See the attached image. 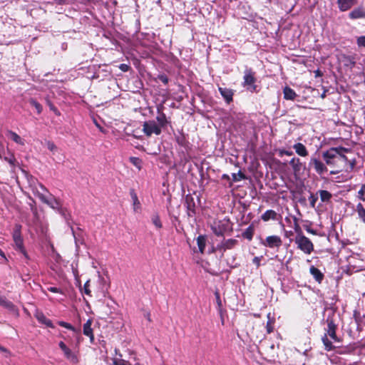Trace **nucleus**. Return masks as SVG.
Instances as JSON below:
<instances>
[{
  "label": "nucleus",
  "instance_id": "nucleus-1",
  "mask_svg": "<svg viewBox=\"0 0 365 365\" xmlns=\"http://www.w3.org/2000/svg\"><path fill=\"white\" fill-rule=\"evenodd\" d=\"M40 188L41 191L36 190V195L39 198V200L48 205L53 210H57L66 219V216L64 210L61 208V205L58 200H56L46 188L45 186L40 184Z\"/></svg>",
  "mask_w": 365,
  "mask_h": 365
},
{
  "label": "nucleus",
  "instance_id": "nucleus-7",
  "mask_svg": "<svg viewBox=\"0 0 365 365\" xmlns=\"http://www.w3.org/2000/svg\"><path fill=\"white\" fill-rule=\"evenodd\" d=\"M58 346L63 352V354L67 360L74 364L78 362L77 353L73 351L70 348H68L63 341H60Z\"/></svg>",
  "mask_w": 365,
  "mask_h": 365
},
{
  "label": "nucleus",
  "instance_id": "nucleus-22",
  "mask_svg": "<svg viewBox=\"0 0 365 365\" xmlns=\"http://www.w3.org/2000/svg\"><path fill=\"white\" fill-rule=\"evenodd\" d=\"M7 136L17 144L21 145H24V140L15 132L9 130L7 133Z\"/></svg>",
  "mask_w": 365,
  "mask_h": 365
},
{
  "label": "nucleus",
  "instance_id": "nucleus-39",
  "mask_svg": "<svg viewBox=\"0 0 365 365\" xmlns=\"http://www.w3.org/2000/svg\"><path fill=\"white\" fill-rule=\"evenodd\" d=\"M46 145H47V148L49 150H51V152H56L57 150V147L56 145L54 144L53 142L51 141V140H47L46 142Z\"/></svg>",
  "mask_w": 365,
  "mask_h": 365
},
{
  "label": "nucleus",
  "instance_id": "nucleus-16",
  "mask_svg": "<svg viewBox=\"0 0 365 365\" xmlns=\"http://www.w3.org/2000/svg\"><path fill=\"white\" fill-rule=\"evenodd\" d=\"M185 203L187 209V214L189 216H192L195 214V202L193 198L190 195H187L185 197Z\"/></svg>",
  "mask_w": 365,
  "mask_h": 365
},
{
  "label": "nucleus",
  "instance_id": "nucleus-45",
  "mask_svg": "<svg viewBox=\"0 0 365 365\" xmlns=\"http://www.w3.org/2000/svg\"><path fill=\"white\" fill-rule=\"evenodd\" d=\"M266 328L268 333H271L273 331L274 327L272 322H270L269 320L267 323Z\"/></svg>",
  "mask_w": 365,
  "mask_h": 365
},
{
  "label": "nucleus",
  "instance_id": "nucleus-19",
  "mask_svg": "<svg viewBox=\"0 0 365 365\" xmlns=\"http://www.w3.org/2000/svg\"><path fill=\"white\" fill-rule=\"evenodd\" d=\"M283 93L284 98L286 100L293 101L297 97V93H295V91L288 86L284 87L283 90Z\"/></svg>",
  "mask_w": 365,
  "mask_h": 365
},
{
  "label": "nucleus",
  "instance_id": "nucleus-53",
  "mask_svg": "<svg viewBox=\"0 0 365 365\" xmlns=\"http://www.w3.org/2000/svg\"><path fill=\"white\" fill-rule=\"evenodd\" d=\"M71 231H72V233H73V237L75 239V240L76 241L77 240V238H76V233L73 230V228L72 227H71Z\"/></svg>",
  "mask_w": 365,
  "mask_h": 365
},
{
  "label": "nucleus",
  "instance_id": "nucleus-4",
  "mask_svg": "<svg viewBox=\"0 0 365 365\" xmlns=\"http://www.w3.org/2000/svg\"><path fill=\"white\" fill-rule=\"evenodd\" d=\"M21 226L16 225L13 232V240L15 245V249L19 251L26 260H29V257L24 247V241L21 233Z\"/></svg>",
  "mask_w": 365,
  "mask_h": 365
},
{
  "label": "nucleus",
  "instance_id": "nucleus-24",
  "mask_svg": "<svg viewBox=\"0 0 365 365\" xmlns=\"http://www.w3.org/2000/svg\"><path fill=\"white\" fill-rule=\"evenodd\" d=\"M36 317L39 322L46 324L48 327H53L51 321L46 318L43 313H37Z\"/></svg>",
  "mask_w": 365,
  "mask_h": 365
},
{
  "label": "nucleus",
  "instance_id": "nucleus-10",
  "mask_svg": "<svg viewBox=\"0 0 365 365\" xmlns=\"http://www.w3.org/2000/svg\"><path fill=\"white\" fill-rule=\"evenodd\" d=\"M282 240L279 236L272 235L267 237L262 244L266 247L274 248L279 247L282 245Z\"/></svg>",
  "mask_w": 365,
  "mask_h": 365
},
{
  "label": "nucleus",
  "instance_id": "nucleus-2",
  "mask_svg": "<svg viewBox=\"0 0 365 365\" xmlns=\"http://www.w3.org/2000/svg\"><path fill=\"white\" fill-rule=\"evenodd\" d=\"M327 329H326L327 333L322 337V341L324 345L325 346V349L327 351H330L333 349V345L331 341H330L327 336H329L330 338L334 341H338V338L336 334V325L334 324L332 319L328 318L327 319Z\"/></svg>",
  "mask_w": 365,
  "mask_h": 365
},
{
  "label": "nucleus",
  "instance_id": "nucleus-51",
  "mask_svg": "<svg viewBox=\"0 0 365 365\" xmlns=\"http://www.w3.org/2000/svg\"><path fill=\"white\" fill-rule=\"evenodd\" d=\"M306 230H307L309 233H312V234H313V235H316V233H317V232H316L315 230H312V229H310V228H309V227H307V228L306 229Z\"/></svg>",
  "mask_w": 365,
  "mask_h": 365
},
{
  "label": "nucleus",
  "instance_id": "nucleus-26",
  "mask_svg": "<svg viewBox=\"0 0 365 365\" xmlns=\"http://www.w3.org/2000/svg\"><path fill=\"white\" fill-rule=\"evenodd\" d=\"M197 244L198 246L199 251L201 253L204 252L205 245H206V238L203 235H200L197 238Z\"/></svg>",
  "mask_w": 365,
  "mask_h": 365
},
{
  "label": "nucleus",
  "instance_id": "nucleus-48",
  "mask_svg": "<svg viewBox=\"0 0 365 365\" xmlns=\"http://www.w3.org/2000/svg\"><path fill=\"white\" fill-rule=\"evenodd\" d=\"M279 153H280L281 155H287V156H290V155H292L293 154V153L292 151L285 150H280Z\"/></svg>",
  "mask_w": 365,
  "mask_h": 365
},
{
  "label": "nucleus",
  "instance_id": "nucleus-34",
  "mask_svg": "<svg viewBox=\"0 0 365 365\" xmlns=\"http://www.w3.org/2000/svg\"><path fill=\"white\" fill-rule=\"evenodd\" d=\"M338 148H340L343 149L344 150L339 151V153H337V155L340 156L341 158L343 159L344 160H347V158L344 155V153L350 152V149L346 148H344L341 146H339Z\"/></svg>",
  "mask_w": 365,
  "mask_h": 365
},
{
  "label": "nucleus",
  "instance_id": "nucleus-31",
  "mask_svg": "<svg viewBox=\"0 0 365 365\" xmlns=\"http://www.w3.org/2000/svg\"><path fill=\"white\" fill-rule=\"evenodd\" d=\"M215 295L216 297V303L217 305L218 312L220 314V315H222V301H221V299L220 297V294L217 292H216Z\"/></svg>",
  "mask_w": 365,
  "mask_h": 365
},
{
  "label": "nucleus",
  "instance_id": "nucleus-20",
  "mask_svg": "<svg viewBox=\"0 0 365 365\" xmlns=\"http://www.w3.org/2000/svg\"><path fill=\"white\" fill-rule=\"evenodd\" d=\"M349 17L352 19L365 18V11L361 8L355 9L349 13Z\"/></svg>",
  "mask_w": 365,
  "mask_h": 365
},
{
  "label": "nucleus",
  "instance_id": "nucleus-6",
  "mask_svg": "<svg viewBox=\"0 0 365 365\" xmlns=\"http://www.w3.org/2000/svg\"><path fill=\"white\" fill-rule=\"evenodd\" d=\"M143 127V130L147 136H150L153 134L158 135L161 133L160 126L154 120L144 122Z\"/></svg>",
  "mask_w": 365,
  "mask_h": 365
},
{
  "label": "nucleus",
  "instance_id": "nucleus-5",
  "mask_svg": "<svg viewBox=\"0 0 365 365\" xmlns=\"http://www.w3.org/2000/svg\"><path fill=\"white\" fill-rule=\"evenodd\" d=\"M294 242L297 245V247L305 254L309 255L314 250L313 243L302 233L299 232L298 235H297Z\"/></svg>",
  "mask_w": 365,
  "mask_h": 365
},
{
  "label": "nucleus",
  "instance_id": "nucleus-59",
  "mask_svg": "<svg viewBox=\"0 0 365 365\" xmlns=\"http://www.w3.org/2000/svg\"><path fill=\"white\" fill-rule=\"evenodd\" d=\"M133 359L134 361H136V357L135 356H133Z\"/></svg>",
  "mask_w": 365,
  "mask_h": 365
},
{
  "label": "nucleus",
  "instance_id": "nucleus-50",
  "mask_svg": "<svg viewBox=\"0 0 365 365\" xmlns=\"http://www.w3.org/2000/svg\"><path fill=\"white\" fill-rule=\"evenodd\" d=\"M294 230L297 232V235H298L299 232L302 233L300 227L297 224L295 225Z\"/></svg>",
  "mask_w": 365,
  "mask_h": 365
},
{
  "label": "nucleus",
  "instance_id": "nucleus-29",
  "mask_svg": "<svg viewBox=\"0 0 365 365\" xmlns=\"http://www.w3.org/2000/svg\"><path fill=\"white\" fill-rule=\"evenodd\" d=\"M356 210L358 213L359 218L364 223H365V208L364 207L361 203L357 204Z\"/></svg>",
  "mask_w": 365,
  "mask_h": 365
},
{
  "label": "nucleus",
  "instance_id": "nucleus-55",
  "mask_svg": "<svg viewBox=\"0 0 365 365\" xmlns=\"http://www.w3.org/2000/svg\"><path fill=\"white\" fill-rule=\"evenodd\" d=\"M57 4H62L64 2V0H54Z\"/></svg>",
  "mask_w": 365,
  "mask_h": 365
},
{
  "label": "nucleus",
  "instance_id": "nucleus-13",
  "mask_svg": "<svg viewBox=\"0 0 365 365\" xmlns=\"http://www.w3.org/2000/svg\"><path fill=\"white\" fill-rule=\"evenodd\" d=\"M339 8L341 11H345L356 4V0H337Z\"/></svg>",
  "mask_w": 365,
  "mask_h": 365
},
{
  "label": "nucleus",
  "instance_id": "nucleus-18",
  "mask_svg": "<svg viewBox=\"0 0 365 365\" xmlns=\"http://www.w3.org/2000/svg\"><path fill=\"white\" fill-rule=\"evenodd\" d=\"M212 230L217 236H222L225 232V227H224V225L221 223V222L217 223L214 222L212 226Z\"/></svg>",
  "mask_w": 365,
  "mask_h": 365
},
{
  "label": "nucleus",
  "instance_id": "nucleus-44",
  "mask_svg": "<svg viewBox=\"0 0 365 365\" xmlns=\"http://www.w3.org/2000/svg\"><path fill=\"white\" fill-rule=\"evenodd\" d=\"M262 258V256L261 257H255L252 259V262L257 266V267H259L260 266V262L261 259Z\"/></svg>",
  "mask_w": 365,
  "mask_h": 365
},
{
  "label": "nucleus",
  "instance_id": "nucleus-23",
  "mask_svg": "<svg viewBox=\"0 0 365 365\" xmlns=\"http://www.w3.org/2000/svg\"><path fill=\"white\" fill-rule=\"evenodd\" d=\"M277 212L274 210H267L262 216L261 218L263 221L267 222L269 220L277 219Z\"/></svg>",
  "mask_w": 365,
  "mask_h": 365
},
{
  "label": "nucleus",
  "instance_id": "nucleus-35",
  "mask_svg": "<svg viewBox=\"0 0 365 365\" xmlns=\"http://www.w3.org/2000/svg\"><path fill=\"white\" fill-rule=\"evenodd\" d=\"M4 160L8 162L11 166H14L16 163V158L12 154H9L4 158Z\"/></svg>",
  "mask_w": 365,
  "mask_h": 365
},
{
  "label": "nucleus",
  "instance_id": "nucleus-42",
  "mask_svg": "<svg viewBox=\"0 0 365 365\" xmlns=\"http://www.w3.org/2000/svg\"><path fill=\"white\" fill-rule=\"evenodd\" d=\"M357 44L360 47L365 48V36H360L357 38Z\"/></svg>",
  "mask_w": 365,
  "mask_h": 365
},
{
  "label": "nucleus",
  "instance_id": "nucleus-14",
  "mask_svg": "<svg viewBox=\"0 0 365 365\" xmlns=\"http://www.w3.org/2000/svg\"><path fill=\"white\" fill-rule=\"evenodd\" d=\"M92 321L91 319H88L84 324H83V334L88 336L90 338V341L91 343L94 341V336L93 334V329L91 328Z\"/></svg>",
  "mask_w": 365,
  "mask_h": 365
},
{
  "label": "nucleus",
  "instance_id": "nucleus-54",
  "mask_svg": "<svg viewBox=\"0 0 365 365\" xmlns=\"http://www.w3.org/2000/svg\"><path fill=\"white\" fill-rule=\"evenodd\" d=\"M145 317L147 318V319H148L149 322H150V321H151V319H150V313H147V314H145Z\"/></svg>",
  "mask_w": 365,
  "mask_h": 365
},
{
  "label": "nucleus",
  "instance_id": "nucleus-40",
  "mask_svg": "<svg viewBox=\"0 0 365 365\" xmlns=\"http://www.w3.org/2000/svg\"><path fill=\"white\" fill-rule=\"evenodd\" d=\"M232 178H233V180L234 181H239L242 179H244L245 178V175L243 173H242L240 171L236 174V173H233L232 174Z\"/></svg>",
  "mask_w": 365,
  "mask_h": 365
},
{
  "label": "nucleus",
  "instance_id": "nucleus-8",
  "mask_svg": "<svg viewBox=\"0 0 365 365\" xmlns=\"http://www.w3.org/2000/svg\"><path fill=\"white\" fill-rule=\"evenodd\" d=\"M344 150L340 148H331L328 150L322 153V157L327 165H330L334 164L333 159L337 156L339 151Z\"/></svg>",
  "mask_w": 365,
  "mask_h": 365
},
{
  "label": "nucleus",
  "instance_id": "nucleus-33",
  "mask_svg": "<svg viewBox=\"0 0 365 365\" xmlns=\"http://www.w3.org/2000/svg\"><path fill=\"white\" fill-rule=\"evenodd\" d=\"M29 103L32 106H34L36 108L38 113H41L43 108H42L41 105L39 103H38L34 99H31Z\"/></svg>",
  "mask_w": 365,
  "mask_h": 365
},
{
  "label": "nucleus",
  "instance_id": "nucleus-15",
  "mask_svg": "<svg viewBox=\"0 0 365 365\" xmlns=\"http://www.w3.org/2000/svg\"><path fill=\"white\" fill-rule=\"evenodd\" d=\"M293 148L294 149L296 153L301 157H307L309 155L308 150L304 145L301 143H295L293 145Z\"/></svg>",
  "mask_w": 365,
  "mask_h": 365
},
{
  "label": "nucleus",
  "instance_id": "nucleus-41",
  "mask_svg": "<svg viewBox=\"0 0 365 365\" xmlns=\"http://www.w3.org/2000/svg\"><path fill=\"white\" fill-rule=\"evenodd\" d=\"M90 280L86 281L83 286V292L86 295H91V290L89 289Z\"/></svg>",
  "mask_w": 365,
  "mask_h": 365
},
{
  "label": "nucleus",
  "instance_id": "nucleus-36",
  "mask_svg": "<svg viewBox=\"0 0 365 365\" xmlns=\"http://www.w3.org/2000/svg\"><path fill=\"white\" fill-rule=\"evenodd\" d=\"M243 237L248 239L249 240H251L252 239L253 236V232L252 228L251 227H249L243 233Z\"/></svg>",
  "mask_w": 365,
  "mask_h": 365
},
{
  "label": "nucleus",
  "instance_id": "nucleus-60",
  "mask_svg": "<svg viewBox=\"0 0 365 365\" xmlns=\"http://www.w3.org/2000/svg\"><path fill=\"white\" fill-rule=\"evenodd\" d=\"M354 163H351V168H353V167H354Z\"/></svg>",
  "mask_w": 365,
  "mask_h": 365
},
{
  "label": "nucleus",
  "instance_id": "nucleus-58",
  "mask_svg": "<svg viewBox=\"0 0 365 365\" xmlns=\"http://www.w3.org/2000/svg\"><path fill=\"white\" fill-rule=\"evenodd\" d=\"M331 173V174H332V175H334V174H336V172H334V171H331V173Z\"/></svg>",
  "mask_w": 365,
  "mask_h": 365
},
{
  "label": "nucleus",
  "instance_id": "nucleus-37",
  "mask_svg": "<svg viewBox=\"0 0 365 365\" xmlns=\"http://www.w3.org/2000/svg\"><path fill=\"white\" fill-rule=\"evenodd\" d=\"M58 324L61 326V327H65L69 330H71L74 332L76 331V329L69 323H67L66 322H63V321H59L58 322Z\"/></svg>",
  "mask_w": 365,
  "mask_h": 365
},
{
  "label": "nucleus",
  "instance_id": "nucleus-32",
  "mask_svg": "<svg viewBox=\"0 0 365 365\" xmlns=\"http://www.w3.org/2000/svg\"><path fill=\"white\" fill-rule=\"evenodd\" d=\"M318 200V193H316V194H313V193H311L309 197V203H310V206L313 208L315 207L316 206V202Z\"/></svg>",
  "mask_w": 365,
  "mask_h": 365
},
{
  "label": "nucleus",
  "instance_id": "nucleus-25",
  "mask_svg": "<svg viewBox=\"0 0 365 365\" xmlns=\"http://www.w3.org/2000/svg\"><path fill=\"white\" fill-rule=\"evenodd\" d=\"M317 193L319 194L320 199L323 202H329L332 197V195L327 190H319Z\"/></svg>",
  "mask_w": 365,
  "mask_h": 365
},
{
  "label": "nucleus",
  "instance_id": "nucleus-3",
  "mask_svg": "<svg viewBox=\"0 0 365 365\" xmlns=\"http://www.w3.org/2000/svg\"><path fill=\"white\" fill-rule=\"evenodd\" d=\"M255 72L250 68H246L244 71L243 87L250 92H255L257 90Z\"/></svg>",
  "mask_w": 365,
  "mask_h": 365
},
{
  "label": "nucleus",
  "instance_id": "nucleus-28",
  "mask_svg": "<svg viewBox=\"0 0 365 365\" xmlns=\"http://www.w3.org/2000/svg\"><path fill=\"white\" fill-rule=\"evenodd\" d=\"M157 123L160 126V129L166 126L168 120L164 113H160L156 117Z\"/></svg>",
  "mask_w": 365,
  "mask_h": 365
},
{
  "label": "nucleus",
  "instance_id": "nucleus-47",
  "mask_svg": "<svg viewBox=\"0 0 365 365\" xmlns=\"http://www.w3.org/2000/svg\"><path fill=\"white\" fill-rule=\"evenodd\" d=\"M119 68L123 71V72H126L129 70L130 68V66L127 64H125V63H122L119 66Z\"/></svg>",
  "mask_w": 365,
  "mask_h": 365
},
{
  "label": "nucleus",
  "instance_id": "nucleus-27",
  "mask_svg": "<svg viewBox=\"0 0 365 365\" xmlns=\"http://www.w3.org/2000/svg\"><path fill=\"white\" fill-rule=\"evenodd\" d=\"M130 196H131V198L133 200V209H134V211L135 212H138V210L140 209V203L138 199V196L136 195V193L132 190L130 192Z\"/></svg>",
  "mask_w": 365,
  "mask_h": 365
},
{
  "label": "nucleus",
  "instance_id": "nucleus-57",
  "mask_svg": "<svg viewBox=\"0 0 365 365\" xmlns=\"http://www.w3.org/2000/svg\"><path fill=\"white\" fill-rule=\"evenodd\" d=\"M0 351H6V349H4V347H2V346H0Z\"/></svg>",
  "mask_w": 365,
  "mask_h": 365
},
{
  "label": "nucleus",
  "instance_id": "nucleus-9",
  "mask_svg": "<svg viewBox=\"0 0 365 365\" xmlns=\"http://www.w3.org/2000/svg\"><path fill=\"white\" fill-rule=\"evenodd\" d=\"M309 165L313 166L314 169L319 175H322L327 171V168L325 164L319 159L314 157L310 159Z\"/></svg>",
  "mask_w": 365,
  "mask_h": 365
},
{
  "label": "nucleus",
  "instance_id": "nucleus-49",
  "mask_svg": "<svg viewBox=\"0 0 365 365\" xmlns=\"http://www.w3.org/2000/svg\"><path fill=\"white\" fill-rule=\"evenodd\" d=\"M346 66H349L351 68L354 67L355 66V61L353 58H348V63H346Z\"/></svg>",
  "mask_w": 365,
  "mask_h": 365
},
{
  "label": "nucleus",
  "instance_id": "nucleus-17",
  "mask_svg": "<svg viewBox=\"0 0 365 365\" xmlns=\"http://www.w3.org/2000/svg\"><path fill=\"white\" fill-rule=\"evenodd\" d=\"M309 271L311 274L315 279V280L319 283H321V282L324 279V274H322V272L314 266H312L309 269Z\"/></svg>",
  "mask_w": 365,
  "mask_h": 365
},
{
  "label": "nucleus",
  "instance_id": "nucleus-11",
  "mask_svg": "<svg viewBox=\"0 0 365 365\" xmlns=\"http://www.w3.org/2000/svg\"><path fill=\"white\" fill-rule=\"evenodd\" d=\"M237 242V240L235 239L223 240L220 244L217 245V250L220 252H225L227 250H231L235 247Z\"/></svg>",
  "mask_w": 365,
  "mask_h": 365
},
{
  "label": "nucleus",
  "instance_id": "nucleus-12",
  "mask_svg": "<svg viewBox=\"0 0 365 365\" xmlns=\"http://www.w3.org/2000/svg\"><path fill=\"white\" fill-rule=\"evenodd\" d=\"M218 90L227 103L233 101L234 91L228 88L219 87Z\"/></svg>",
  "mask_w": 365,
  "mask_h": 365
},
{
  "label": "nucleus",
  "instance_id": "nucleus-52",
  "mask_svg": "<svg viewBox=\"0 0 365 365\" xmlns=\"http://www.w3.org/2000/svg\"><path fill=\"white\" fill-rule=\"evenodd\" d=\"M0 256L1 257H3L4 259H5V260H7L4 252L1 249H0Z\"/></svg>",
  "mask_w": 365,
  "mask_h": 365
},
{
  "label": "nucleus",
  "instance_id": "nucleus-46",
  "mask_svg": "<svg viewBox=\"0 0 365 365\" xmlns=\"http://www.w3.org/2000/svg\"><path fill=\"white\" fill-rule=\"evenodd\" d=\"M158 79L165 84H167L168 83V78L165 75L158 76Z\"/></svg>",
  "mask_w": 365,
  "mask_h": 365
},
{
  "label": "nucleus",
  "instance_id": "nucleus-21",
  "mask_svg": "<svg viewBox=\"0 0 365 365\" xmlns=\"http://www.w3.org/2000/svg\"><path fill=\"white\" fill-rule=\"evenodd\" d=\"M289 165L292 166L295 173H299L302 170V163L299 158H293L289 161Z\"/></svg>",
  "mask_w": 365,
  "mask_h": 365
},
{
  "label": "nucleus",
  "instance_id": "nucleus-30",
  "mask_svg": "<svg viewBox=\"0 0 365 365\" xmlns=\"http://www.w3.org/2000/svg\"><path fill=\"white\" fill-rule=\"evenodd\" d=\"M151 221L156 228L160 229L162 227V223L158 215H153L151 217Z\"/></svg>",
  "mask_w": 365,
  "mask_h": 365
},
{
  "label": "nucleus",
  "instance_id": "nucleus-56",
  "mask_svg": "<svg viewBox=\"0 0 365 365\" xmlns=\"http://www.w3.org/2000/svg\"><path fill=\"white\" fill-rule=\"evenodd\" d=\"M364 188H363V187H362V188L359 191V195H363V193H364L363 190H364Z\"/></svg>",
  "mask_w": 365,
  "mask_h": 365
},
{
  "label": "nucleus",
  "instance_id": "nucleus-38",
  "mask_svg": "<svg viewBox=\"0 0 365 365\" xmlns=\"http://www.w3.org/2000/svg\"><path fill=\"white\" fill-rule=\"evenodd\" d=\"M130 163L134 165L138 168H140L141 166V160L138 158L131 157L130 158Z\"/></svg>",
  "mask_w": 365,
  "mask_h": 365
},
{
  "label": "nucleus",
  "instance_id": "nucleus-43",
  "mask_svg": "<svg viewBox=\"0 0 365 365\" xmlns=\"http://www.w3.org/2000/svg\"><path fill=\"white\" fill-rule=\"evenodd\" d=\"M47 289L49 292H53V293H61V294L63 293V292H62V290L61 289L55 287H48Z\"/></svg>",
  "mask_w": 365,
  "mask_h": 365
}]
</instances>
